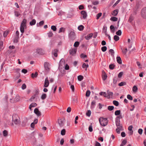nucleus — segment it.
<instances>
[{
    "label": "nucleus",
    "mask_w": 146,
    "mask_h": 146,
    "mask_svg": "<svg viewBox=\"0 0 146 146\" xmlns=\"http://www.w3.org/2000/svg\"><path fill=\"white\" fill-rule=\"evenodd\" d=\"M27 21L25 19H24L21 24L20 26V30L21 32L22 33L21 35L24 32V29H26L27 27L26 22Z\"/></svg>",
    "instance_id": "obj_1"
},
{
    "label": "nucleus",
    "mask_w": 146,
    "mask_h": 146,
    "mask_svg": "<svg viewBox=\"0 0 146 146\" xmlns=\"http://www.w3.org/2000/svg\"><path fill=\"white\" fill-rule=\"evenodd\" d=\"M99 121L100 125L103 126H106L108 122V121L107 118L102 117H101L100 118Z\"/></svg>",
    "instance_id": "obj_2"
},
{
    "label": "nucleus",
    "mask_w": 146,
    "mask_h": 146,
    "mask_svg": "<svg viewBox=\"0 0 146 146\" xmlns=\"http://www.w3.org/2000/svg\"><path fill=\"white\" fill-rule=\"evenodd\" d=\"M120 119H115V123L116 126L119 129L122 130V127L121 124L120 123Z\"/></svg>",
    "instance_id": "obj_3"
},
{
    "label": "nucleus",
    "mask_w": 146,
    "mask_h": 146,
    "mask_svg": "<svg viewBox=\"0 0 146 146\" xmlns=\"http://www.w3.org/2000/svg\"><path fill=\"white\" fill-rule=\"evenodd\" d=\"M13 122L16 124H18L19 123V118L17 115H15L13 116Z\"/></svg>",
    "instance_id": "obj_4"
},
{
    "label": "nucleus",
    "mask_w": 146,
    "mask_h": 146,
    "mask_svg": "<svg viewBox=\"0 0 146 146\" xmlns=\"http://www.w3.org/2000/svg\"><path fill=\"white\" fill-rule=\"evenodd\" d=\"M141 16L144 18H146V8L143 9L141 11Z\"/></svg>",
    "instance_id": "obj_5"
},
{
    "label": "nucleus",
    "mask_w": 146,
    "mask_h": 146,
    "mask_svg": "<svg viewBox=\"0 0 146 146\" xmlns=\"http://www.w3.org/2000/svg\"><path fill=\"white\" fill-rule=\"evenodd\" d=\"M81 17H82L84 19H86L87 15L86 12L85 11H82L81 12Z\"/></svg>",
    "instance_id": "obj_6"
},
{
    "label": "nucleus",
    "mask_w": 146,
    "mask_h": 146,
    "mask_svg": "<svg viewBox=\"0 0 146 146\" xmlns=\"http://www.w3.org/2000/svg\"><path fill=\"white\" fill-rule=\"evenodd\" d=\"M75 34L74 32L71 31L68 35L69 37L71 39H74L75 38Z\"/></svg>",
    "instance_id": "obj_7"
},
{
    "label": "nucleus",
    "mask_w": 146,
    "mask_h": 146,
    "mask_svg": "<svg viewBox=\"0 0 146 146\" xmlns=\"http://www.w3.org/2000/svg\"><path fill=\"white\" fill-rule=\"evenodd\" d=\"M77 51V49L76 48H71L69 50V53L70 54L72 55H74Z\"/></svg>",
    "instance_id": "obj_8"
},
{
    "label": "nucleus",
    "mask_w": 146,
    "mask_h": 146,
    "mask_svg": "<svg viewBox=\"0 0 146 146\" xmlns=\"http://www.w3.org/2000/svg\"><path fill=\"white\" fill-rule=\"evenodd\" d=\"M44 67L45 70L47 71H48L50 70V64L48 62H45L44 64Z\"/></svg>",
    "instance_id": "obj_9"
},
{
    "label": "nucleus",
    "mask_w": 146,
    "mask_h": 146,
    "mask_svg": "<svg viewBox=\"0 0 146 146\" xmlns=\"http://www.w3.org/2000/svg\"><path fill=\"white\" fill-rule=\"evenodd\" d=\"M49 83L48 77H46L44 81V87H47L49 86Z\"/></svg>",
    "instance_id": "obj_10"
},
{
    "label": "nucleus",
    "mask_w": 146,
    "mask_h": 146,
    "mask_svg": "<svg viewBox=\"0 0 146 146\" xmlns=\"http://www.w3.org/2000/svg\"><path fill=\"white\" fill-rule=\"evenodd\" d=\"M102 77L103 80H105L107 79V76L106 74L104 71H102Z\"/></svg>",
    "instance_id": "obj_11"
},
{
    "label": "nucleus",
    "mask_w": 146,
    "mask_h": 146,
    "mask_svg": "<svg viewBox=\"0 0 146 146\" xmlns=\"http://www.w3.org/2000/svg\"><path fill=\"white\" fill-rule=\"evenodd\" d=\"M34 112L35 113L37 116H39L41 115V113L38 110V108H35L34 110Z\"/></svg>",
    "instance_id": "obj_12"
},
{
    "label": "nucleus",
    "mask_w": 146,
    "mask_h": 146,
    "mask_svg": "<svg viewBox=\"0 0 146 146\" xmlns=\"http://www.w3.org/2000/svg\"><path fill=\"white\" fill-rule=\"evenodd\" d=\"M36 52L40 54H42L44 53V51L41 48L37 49L36 50Z\"/></svg>",
    "instance_id": "obj_13"
},
{
    "label": "nucleus",
    "mask_w": 146,
    "mask_h": 146,
    "mask_svg": "<svg viewBox=\"0 0 146 146\" xmlns=\"http://www.w3.org/2000/svg\"><path fill=\"white\" fill-rule=\"evenodd\" d=\"M65 64V63L64 59L63 58L61 59L59 62V66L60 67L63 66H64Z\"/></svg>",
    "instance_id": "obj_14"
},
{
    "label": "nucleus",
    "mask_w": 146,
    "mask_h": 146,
    "mask_svg": "<svg viewBox=\"0 0 146 146\" xmlns=\"http://www.w3.org/2000/svg\"><path fill=\"white\" fill-rule=\"evenodd\" d=\"M93 34L92 33H90L86 36L85 37L86 40H88L90 39L92 36Z\"/></svg>",
    "instance_id": "obj_15"
},
{
    "label": "nucleus",
    "mask_w": 146,
    "mask_h": 146,
    "mask_svg": "<svg viewBox=\"0 0 146 146\" xmlns=\"http://www.w3.org/2000/svg\"><path fill=\"white\" fill-rule=\"evenodd\" d=\"M36 104L35 103H33L30 104L29 106V108L31 110V108L32 107H34L36 106Z\"/></svg>",
    "instance_id": "obj_16"
},
{
    "label": "nucleus",
    "mask_w": 146,
    "mask_h": 146,
    "mask_svg": "<svg viewBox=\"0 0 146 146\" xmlns=\"http://www.w3.org/2000/svg\"><path fill=\"white\" fill-rule=\"evenodd\" d=\"M117 61L119 64H122V60L121 57L120 56H117L116 58Z\"/></svg>",
    "instance_id": "obj_17"
},
{
    "label": "nucleus",
    "mask_w": 146,
    "mask_h": 146,
    "mask_svg": "<svg viewBox=\"0 0 146 146\" xmlns=\"http://www.w3.org/2000/svg\"><path fill=\"white\" fill-rule=\"evenodd\" d=\"M96 105V102L95 101H93L91 102L90 108L91 109L93 108Z\"/></svg>",
    "instance_id": "obj_18"
},
{
    "label": "nucleus",
    "mask_w": 146,
    "mask_h": 146,
    "mask_svg": "<svg viewBox=\"0 0 146 146\" xmlns=\"http://www.w3.org/2000/svg\"><path fill=\"white\" fill-rule=\"evenodd\" d=\"M58 122L59 125L60 127L62 126L63 125L64 123L62 119H58Z\"/></svg>",
    "instance_id": "obj_19"
},
{
    "label": "nucleus",
    "mask_w": 146,
    "mask_h": 146,
    "mask_svg": "<svg viewBox=\"0 0 146 146\" xmlns=\"http://www.w3.org/2000/svg\"><path fill=\"white\" fill-rule=\"evenodd\" d=\"M118 12V9H116L114 10L113 12L112 13V14L113 15L115 16H116Z\"/></svg>",
    "instance_id": "obj_20"
},
{
    "label": "nucleus",
    "mask_w": 146,
    "mask_h": 146,
    "mask_svg": "<svg viewBox=\"0 0 146 146\" xmlns=\"http://www.w3.org/2000/svg\"><path fill=\"white\" fill-rule=\"evenodd\" d=\"M3 136L4 137H6L7 136L8 134V131L6 130H4L3 131Z\"/></svg>",
    "instance_id": "obj_21"
},
{
    "label": "nucleus",
    "mask_w": 146,
    "mask_h": 146,
    "mask_svg": "<svg viewBox=\"0 0 146 146\" xmlns=\"http://www.w3.org/2000/svg\"><path fill=\"white\" fill-rule=\"evenodd\" d=\"M38 75V74L37 72H36L35 74L34 73H32L31 74V77L33 78H36L37 77Z\"/></svg>",
    "instance_id": "obj_22"
},
{
    "label": "nucleus",
    "mask_w": 146,
    "mask_h": 146,
    "mask_svg": "<svg viewBox=\"0 0 146 146\" xmlns=\"http://www.w3.org/2000/svg\"><path fill=\"white\" fill-rule=\"evenodd\" d=\"M20 100V96L18 95H16L14 99V101L15 102H17L19 101Z\"/></svg>",
    "instance_id": "obj_23"
},
{
    "label": "nucleus",
    "mask_w": 146,
    "mask_h": 146,
    "mask_svg": "<svg viewBox=\"0 0 146 146\" xmlns=\"http://www.w3.org/2000/svg\"><path fill=\"white\" fill-rule=\"evenodd\" d=\"M44 24V21H40L39 23H37L36 24V25L37 27H39L40 26Z\"/></svg>",
    "instance_id": "obj_24"
},
{
    "label": "nucleus",
    "mask_w": 146,
    "mask_h": 146,
    "mask_svg": "<svg viewBox=\"0 0 146 146\" xmlns=\"http://www.w3.org/2000/svg\"><path fill=\"white\" fill-rule=\"evenodd\" d=\"M36 20L34 19H33L31 21L30 23V25L32 26L35 25L36 23Z\"/></svg>",
    "instance_id": "obj_25"
},
{
    "label": "nucleus",
    "mask_w": 146,
    "mask_h": 146,
    "mask_svg": "<svg viewBox=\"0 0 146 146\" xmlns=\"http://www.w3.org/2000/svg\"><path fill=\"white\" fill-rule=\"evenodd\" d=\"M117 18L115 17H112L110 19V20L113 21H117Z\"/></svg>",
    "instance_id": "obj_26"
},
{
    "label": "nucleus",
    "mask_w": 146,
    "mask_h": 146,
    "mask_svg": "<svg viewBox=\"0 0 146 146\" xmlns=\"http://www.w3.org/2000/svg\"><path fill=\"white\" fill-rule=\"evenodd\" d=\"M111 31L112 33H114L115 31L114 27L113 25H111L110 27Z\"/></svg>",
    "instance_id": "obj_27"
},
{
    "label": "nucleus",
    "mask_w": 146,
    "mask_h": 146,
    "mask_svg": "<svg viewBox=\"0 0 146 146\" xmlns=\"http://www.w3.org/2000/svg\"><path fill=\"white\" fill-rule=\"evenodd\" d=\"M121 49L122 50V51L123 54L125 55L126 54L128 50L127 48H125L124 50L123 49L121 48Z\"/></svg>",
    "instance_id": "obj_28"
},
{
    "label": "nucleus",
    "mask_w": 146,
    "mask_h": 146,
    "mask_svg": "<svg viewBox=\"0 0 146 146\" xmlns=\"http://www.w3.org/2000/svg\"><path fill=\"white\" fill-rule=\"evenodd\" d=\"M69 84L70 86V88L72 89L73 92H74V86L73 85H72L70 82H69Z\"/></svg>",
    "instance_id": "obj_29"
},
{
    "label": "nucleus",
    "mask_w": 146,
    "mask_h": 146,
    "mask_svg": "<svg viewBox=\"0 0 146 146\" xmlns=\"http://www.w3.org/2000/svg\"><path fill=\"white\" fill-rule=\"evenodd\" d=\"M89 67L88 64H86L85 63H84L82 65V67L83 68H88ZM87 69H86V70Z\"/></svg>",
    "instance_id": "obj_30"
},
{
    "label": "nucleus",
    "mask_w": 146,
    "mask_h": 146,
    "mask_svg": "<svg viewBox=\"0 0 146 146\" xmlns=\"http://www.w3.org/2000/svg\"><path fill=\"white\" fill-rule=\"evenodd\" d=\"M65 29L63 27H61L60 28L58 31L59 33H60L61 32H64L65 31Z\"/></svg>",
    "instance_id": "obj_31"
},
{
    "label": "nucleus",
    "mask_w": 146,
    "mask_h": 146,
    "mask_svg": "<svg viewBox=\"0 0 146 146\" xmlns=\"http://www.w3.org/2000/svg\"><path fill=\"white\" fill-rule=\"evenodd\" d=\"M57 50H54L53 51L54 55L56 57L57 56Z\"/></svg>",
    "instance_id": "obj_32"
},
{
    "label": "nucleus",
    "mask_w": 146,
    "mask_h": 146,
    "mask_svg": "<svg viewBox=\"0 0 146 146\" xmlns=\"http://www.w3.org/2000/svg\"><path fill=\"white\" fill-rule=\"evenodd\" d=\"M84 28V27L82 25H80L78 27V29L79 30L81 31L83 30Z\"/></svg>",
    "instance_id": "obj_33"
},
{
    "label": "nucleus",
    "mask_w": 146,
    "mask_h": 146,
    "mask_svg": "<svg viewBox=\"0 0 146 146\" xmlns=\"http://www.w3.org/2000/svg\"><path fill=\"white\" fill-rule=\"evenodd\" d=\"M83 77L81 75H79L78 77V79L79 81H81L83 80Z\"/></svg>",
    "instance_id": "obj_34"
},
{
    "label": "nucleus",
    "mask_w": 146,
    "mask_h": 146,
    "mask_svg": "<svg viewBox=\"0 0 146 146\" xmlns=\"http://www.w3.org/2000/svg\"><path fill=\"white\" fill-rule=\"evenodd\" d=\"M114 108L113 106H109L108 107V109L109 111H112L114 109Z\"/></svg>",
    "instance_id": "obj_35"
},
{
    "label": "nucleus",
    "mask_w": 146,
    "mask_h": 146,
    "mask_svg": "<svg viewBox=\"0 0 146 146\" xmlns=\"http://www.w3.org/2000/svg\"><path fill=\"white\" fill-rule=\"evenodd\" d=\"M137 86H134L133 88V91L134 92H137Z\"/></svg>",
    "instance_id": "obj_36"
},
{
    "label": "nucleus",
    "mask_w": 146,
    "mask_h": 146,
    "mask_svg": "<svg viewBox=\"0 0 146 146\" xmlns=\"http://www.w3.org/2000/svg\"><path fill=\"white\" fill-rule=\"evenodd\" d=\"M79 44L80 43L79 42L76 41L75 42L74 46L75 47H77L79 46Z\"/></svg>",
    "instance_id": "obj_37"
},
{
    "label": "nucleus",
    "mask_w": 146,
    "mask_h": 146,
    "mask_svg": "<svg viewBox=\"0 0 146 146\" xmlns=\"http://www.w3.org/2000/svg\"><path fill=\"white\" fill-rule=\"evenodd\" d=\"M99 94L101 95H103L105 97H107V94L105 92H101L99 93Z\"/></svg>",
    "instance_id": "obj_38"
},
{
    "label": "nucleus",
    "mask_w": 146,
    "mask_h": 146,
    "mask_svg": "<svg viewBox=\"0 0 146 146\" xmlns=\"http://www.w3.org/2000/svg\"><path fill=\"white\" fill-rule=\"evenodd\" d=\"M46 97V95L45 94H44L41 96V98L42 100L45 99Z\"/></svg>",
    "instance_id": "obj_39"
},
{
    "label": "nucleus",
    "mask_w": 146,
    "mask_h": 146,
    "mask_svg": "<svg viewBox=\"0 0 146 146\" xmlns=\"http://www.w3.org/2000/svg\"><path fill=\"white\" fill-rule=\"evenodd\" d=\"M113 38L114 40L115 41L118 40L119 39V37L117 35H115Z\"/></svg>",
    "instance_id": "obj_40"
},
{
    "label": "nucleus",
    "mask_w": 146,
    "mask_h": 146,
    "mask_svg": "<svg viewBox=\"0 0 146 146\" xmlns=\"http://www.w3.org/2000/svg\"><path fill=\"white\" fill-rule=\"evenodd\" d=\"M120 110H117L115 112V115H118L120 114Z\"/></svg>",
    "instance_id": "obj_41"
},
{
    "label": "nucleus",
    "mask_w": 146,
    "mask_h": 146,
    "mask_svg": "<svg viewBox=\"0 0 146 146\" xmlns=\"http://www.w3.org/2000/svg\"><path fill=\"white\" fill-rule=\"evenodd\" d=\"M113 103L115 106H118L119 104L118 102L115 100H114L113 101Z\"/></svg>",
    "instance_id": "obj_42"
},
{
    "label": "nucleus",
    "mask_w": 146,
    "mask_h": 146,
    "mask_svg": "<svg viewBox=\"0 0 146 146\" xmlns=\"http://www.w3.org/2000/svg\"><path fill=\"white\" fill-rule=\"evenodd\" d=\"M102 15V13H100L96 15V19H99L100 17Z\"/></svg>",
    "instance_id": "obj_43"
},
{
    "label": "nucleus",
    "mask_w": 146,
    "mask_h": 146,
    "mask_svg": "<svg viewBox=\"0 0 146 146\" xmlns=\"http://www.w3.org/2000/svg\"><path fill=\"white\" fill-rule=\"evenodd\" d=\"M126 84L125 82H120L118 84V85L119 86H122L125 85Z\"/></svg>",
    "instance_id": "obj_44"
},
{
    "label": "nucleus",
    "mask_w": 146,
    "mask_h": 146,
    "mask_svg": "<svg viewBox=\"0 0 146 146\" xmlns=\"http://www.w3.org/2000/svg\"><path fill=\"white\" fill-rule=\"evenodd\" d=\"M133 19L134 17L132 15H131L129 17V21L130 22H131L133 21Z\"/></svg>",
    "instance_id": "obj_45"
},
{
    "label": "nucleus",
    "mask_w": 146,
    "mask_h": 146,
    "mask_svg": "<svg viewBox=\"0 0 146 146\" xmlns=\"http://www.w3.org/2000/svg\"><path fill=\"white\" fill-rule=\"evenodd\" d=\"M91 111L90 110H88L86 113V115L87 116L90 117L91 115Z\"/></svg>",
    "instance_id": "obj_46"
},
{
    "label": "nucleus",
    "mask_w": 146,
    "mask_h": 146,
    "mask_svg": "<svg viewBox=\"0 0 146 146\" xmlns=\"http://www.w3.org/2000/svg\"><path fill=\"white\" fill-rule=\"evenodd\" d=\"M122 32L121 30H119L116 32V34L120 36L121 35Z\"/></svg>",
    "instance_id": "obj_47"
},
{
    "label": "nucleus",
    "mask_w": 146,
    "mask_h": 146,
    "mask_svg": "<svg viewBox=\"0 0 146 146\" xmlns=\"http://www.w3.org/2000/svg\"><path fill=\"white\" fill-rule=\"evenodd\" d=\"M3 42L2 41L0 42V52L3 48Z\"/></svg>",
    "instance_id": "obj_48"
},
{
    "label": "nucleus",
    "mask_w": 146,
    "mask_h": 146,
    "mask_svg": "<svg viewBox=\"0 0 146 146\" xmlns=\"http://www.w3.org/2000/svg\"><path fill=\"white\" fill-rule=\"evenodd\" d=\"M47 35L48 37H50L52 36L53 34L51 31H50L49 32L47 33Z\"/></svg>",
    "instance_id": "obj_49"
},
{
    "label": "nucleus",
    "mask_w": 146,
    "mask_h": 146,
    "mask_svg": "<svg viewBox=\"0 0 146 146\" xmlns=\"http://www.w3.org/2000/svg\"><path fill=\"white\" fill-rule=\"evenodd\" d=\"M65 130L64 129H63L62 130L61 132V134L62 135H64L65 134Z\"/></svg>",
    "instance_id": "obj_50"
},
{
    "label": "nucleus",
    "mask_w": 146,
    "mask_h": 146,
    "mask_svg": "<svg viewBox=\"0 0 146 146\" xmlns=\"http://www.w3.org/2000/svg\"><path fill=\"white\" fill-rule=\"evenodd\" d=\"M107 48L106 46H104L102 47L101 49L102 51L104 52L106 51L107 50Z\"/></svg>",
    "instance_id": "obj_51"
},
{
    "label": "nucleus",
    "mask_w": 146,
    "mask_h": 146,
    "mask_svg": "<svg viewBox=\"0 0 146 146\" xmlns=\"http://www.w3.org/2000/svg\"><path fill=\"white\" fill-rule=\"evenodd\" d=\"M90 92L89 90H87L86 92V97H89L90 94Z\"/></svg>",
    "instance_id": "obj_52"
},
{
    "label": "nucleus",
    "mask_w": 146,
    "mask_h": 146,
    "mask_svg": "<svg viewBox=\"0 0 146 146\" xmlns=\"http://www.w3.org/2000/svg\"><path fill=\"white\" fill-rule=\"evenodd\" d=\"M51 29L54 31H55L56 30L57 28L55 26H52L51 27Z\"/></svg>",
    "instance_id": "obj_53"
},
{
    "label": "nucleus",
    "mask_w": 146,
    "mask_h": 146,
    "mask_svg": "<svg viewBox=\"0 0 146 146\" xmlns=\"http://www.w3.org/2000/svg\"><path fill=\"white\" fill-rule=\"evenodd\" d=\"M9 33V31H5L3 33V36L4 37H6L7 35Z\"/></svg>",
    "instance_id": "obj_54"
},
{
    "label": "nucleus",
    "mask_w": 146,
    "mask_h": 146,
    "mask_svg": "<svg viewBox=\"0 0 146 146\" xmlns=\"http://www.w3.org/2000/svg\"><path fill=\"white\" fill-rule=\"evenodd\" d=\"M109 67L110 69L113 70L115 67V65L113 64H111L109 65Z\"/></svg>",
    "instance_id": "obj_55"
},
{
    "label": "nucleus",
    "mask_w": 146,
    "mask_h": 146,
    "mask_svg": "<svg viewBox=\"0 0 146 146\" xmlns=\"http://www.w3.org/2000/svg\"><path fill=\"white\" fill-rule=\"evenodd\" d=\"M127 99H128L129 100H133L132 97L131 95L129 94H128L127 95Z\"/></svg>",
    "instance_id": "obj_56"
},
{
    "label": "nucleus",
    "mask_w": 146,
    "mask_h": 146,
    "mask_svg": "<svg viewBox=\"0 0 146 146\" xmlns=\"http://www.w3.org/2000/svg\"><path fill=\"white\" fill-rule=\"evenodd\" d=\"M15 16L17 17H19L20 15V14L18 11H17L15 12Z\"/></svg>",
    "instance_id": "obj_57"
},
{
    "label": "nucleus",
    "mask_w": 146,
    "mask_h": 146,
    "mask_svg": "<svg viewBox=\"0 0 146 146\" xmlns=\"http://www.w3.org/2000/svg\"><path fill=\"white\" fill-rule=\"evenodd\" d=\"M89 130L90 132H92L93 131L92 126V125H90L89 127Z\"/></svg>",
    "instance_id": "obj_58"
},
{
    "label": "nucleus",
    "mask_w": 146,
    "mask_h": 146,
    "mask_svg": "<svg viewBox=\"0 0 146 146\" xmlns=\"http://www.w3.org/2000/svg\"><path fill=\"white\" fill-rule=\"evenodd\" d=\"M108 96H109V97H110V96H112L113 95V93L111 92H109L108 91H107Z\"/></svg>",
    "instance_id": "obj_59"
},
{
    "label": "nucleus",
    "mask_w": 146,
    "mask_h": 146,
    "mask_svg": "<svg viewBox=\"0 0 146 146\" xmlns=\"http://www.w3.org/2000/svg\"><path fill=\"white\" fill-rule=\"evenodd\" d=\"M127 142V141L126 140H123L122 142V143L121 144H122L123 146V145H124L126 144Z\"/></svg>",
    "instance_id": "obj_60"
},
{
    "label": "nucleus",
    "mask_w": 146,
    "mask_h": 146,
    "mask_svg": "<svg viewBox=\"0 0 146 146\" xmlns=\"http://www.w3.org/2000/svg\"><path fill=\"white\" fill-rule=\"evenodd\" d=\"M123 72H120L119 74H118V77L119 78H121L122 75H123Z\"/></svg>",
    "instance_id": "obj_61"
},
{
    "label": "nucleus",
    "mask_w": 146,
    "mask_h": 146,
    "mask_svg": "<svg viewBox=\"0 0 146 146\" xmlns=\"http://www.w3.org/2000/svg\"><path fill=\"white\" fill-rule=\"evenodd\" d=\"M87 57L86 55L84 54H82L80 55V57L82 58H84Z\"/></svg>",
    "instance_id": "obj_62"
},
{
    "label": "nucleus",
    "mask_w": 146,
    "mask_h": 146,
    "mask_svg": "<svg viewBox=\"0 0 146 146\" xmlns=\"http://www.w3.org/2000/svg\"><path fill=\"white\" fill-rule=\"evenodd\" d=\"M78 8L80 10H82L84 9V7L83 5H79V6Z\"/></svg>",
    "instance_id": "obj_63"
},
{
    "label": "nucleus",
    "mask_w": 146,
    "mask_h": 146,
    "mask_svg": "<svg viewBox=\"0 0 146 146\" xmlns=\"http://www.w3.org/2000/svg\"><path fill=\"white\" fill-rule=\"evenodd\" d=\"M95 146H101L100 144L97 141L96 142Z\"/></svg>",
    "instance_id": "obj_64"
}]
</instances>
